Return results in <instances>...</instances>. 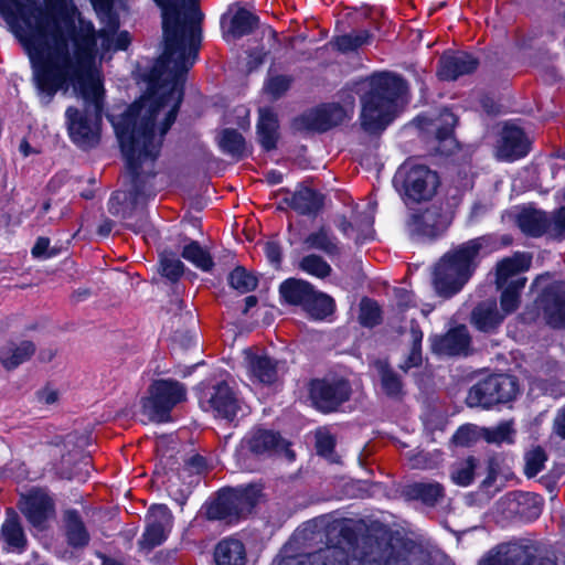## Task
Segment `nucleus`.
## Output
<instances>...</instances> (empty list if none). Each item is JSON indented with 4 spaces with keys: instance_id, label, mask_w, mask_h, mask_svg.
<instances>
[{
    "instance_id": "f257e3e1",
    "label": "nucleus",
    "mask_w": 565,
    "mask_h": 565,
    "mask_svg": "<svg viewBox=\"0 0 565 565\" xmlns=\"http://www.w3.org/2000/svg\"><path fill=\"white\" fill-rule=\"evenodd\" d=\"M26 52L41 102L47 106L60 89L72 85L85 102L83 110L70 106L65 111L71 140L82 149L100 140L104 87L95 68L97 36L92 23L78 26L64 15L41 6H21L8 20Z\"/></svg>"
},
{
    "instance_id": "f03ea898",
    "label": "nucleus",
    "mask_w": 565,
    "mask_h": 565,
    "mask_svg": "<svg viewBox=\"0 0 565 565\" xmlns=\"http://www.w3.org/2000/svg\"><path fill=\"white\" fill-rule=\"evenodd\" d=\"M183 99V89H149L118 117L108 116L121 151L125 156L131 188L129 191H116L108 202L111 215L124 220L139 212L136 223L127 227L136 233L150 228L148 216L142 206L154 194L149 180L154 177V162L160 154L163 137L174 124Z\"/></svg>"
},
{
    "instance_id": "7ed1b4c3",
    "label": "nucleus",
    "mask_w": 565,
    "mask_h": 565,
    "mask_svg": "<svg viewBox=\"0 0 565 565\" xmlns=\"http://www.w3.org/2000/svg\"><path fill=\"white\" fill-rule=\"evenodd\" d=\"M162 10L164 52L148 75V88L183 89L185 75L198 58L202 12L185 0H153Z\"/></svg>"
},
{
    "instance_id": "20e7f679",
    "label": "nucleus",
    "mask_w": 565,
    "mask_h": 565,
    "mask_svg": "<svg viewBox=\"0 0 565 565\" xmlns=\"http://www.w3.org/2000/svg\"><path fill=\"white\" fill-rule=\"evenodd\" d=\"M406 92L402 77L391 74H375L370 78V90L362 97L361 125L364 130H383L395 117L397 100Z\"/></svg>"
},
{
    "instance_id": "39448f33",
    "label": "nucleus",
    "mask_w": 565,
    "mask_h": 565,
    "mask_svg": "<svg viewBox=\"0 0 565 565\" xmlns=\"http://www.w3.org/2000/svg\"><path fill=\"white\" fill-rule=\"evenodd\" d=\"M482 238L465 242L448 250L435 265L433 285L438 296L450 298L458 294L478 266Z\"/></svg>"
},
{
    "instance_id": "423d86ee",
    "label": "nucleus",
    "mask_w": 565,
    "mask_h": 565,
    "mask_svg": "<svg viewBox=\"0 0 565 565\" xmlns=\"http://www.w3.org/2000/svg\"><path fill=\"white\" fill-rule=\"evenodd\" d=\"M148 395L141 399V412L153 423L171 419V411L186 399L185 386L177 380L160 379L148 387Z\"/></svg>"
},
{
    "instance_id": "0eeeda50",
    "label": "nucleus",
    "mask_w": 565,
    "mask_h": 565,
    "mask_svg": "<svg viewBox=\"0 0 565 565\" xmlns=\"http://www.w3.org/2000/svg\"><path fill=\"white\" fill-rule=\"evenodd\" d=\"M395 180L401 184L403 198L407 204L430 201L440 185V179L436 171L425 164L412 161L401 166Z\"/></svg>"
},
{
    "instance_id": "6e6552de",
    "label": "nucleus",
    "mask_w": 565,
    "mask_h": 565,
    "mask_svg": "<svg viewBox=\"0 0 565 565\" xmlns=\"http://www.w3.org/2000/svg\"><path fill=\"white\" fill-rule=\"evenodd\" d=\"M260 490L255 486L223 490L207 507L209 520L232 523L248 515L258 502Z\"/></svg>"
},
{
    "instance_id": "1a4fd4ad",
    "label": "nucleus",
    "mask_w": 565,
    "mask_h": 565,
    "mask_svg": "<svg viewBox=\"0 0 565 565\" xmlns=\"http://www.w3.org/2000/svg\"><path fill=\"white\" fill-rule=\"evenodd\" d=\"M297 565H427L423 562L408 561L395 554L393 550L380 557L365 556L363 558H350L348 553L339 546H328L317 552L305 555Z\"/></svg>"
},
{
    "instance_id": "9d476101",
    "label": "nucleus",
    "mask_w": 565,
    "mask_h": 565,
    "mask_svg": "<svg viewBox=\"0 0 565 565\" xmlns=\"http://www.w3.org/2000/svg\"><path fill=\"white\" fill-rule=\"evenodd\" d=\"M519 385L515 377L495 374L476 383L466 397L469 407L490 408L515 398Z\"/></svg>"
},
{
    "instance_id": "9b49d317",
    "label": "nucleus",
    "mask_w": 565,
    "mask_h": 565,
    "mask_svg": "<svg viewBox=\"0 0 565 565\" xmlns=\"http://www.w3.org/2000/svg\"><path fill=\"white\" fill-rule=\"evenodd\" d=\"M349 381L340 377L316 379L309 384L312 405L322 413H331L349 401L351 396Z\"/></svg>"
},
{
    "instance_id": "f8f14e48",
    "label": "nucleus",
    "mask_w": 565,
    "mask_h": 565,
    "mask_svg": "<svg viewBox=\"0 0 565 565\" xmlns=\"http://www.w3.org/2000/svg\"><path fill=\"white\" fill-rule=\"evenodd\" d=\"M243 364L253 381L265 385L275 383L282 369V363L255 347L243 350Z\"/></svg>"
},
{
    "instance_id": "ddd939ff",
    "label": "nucleus",
    "mask_w": 565,
    "mask_h": 565,
    "mask_svg": "<svg viewBox=\"0 0 565 565\" xmlns=\"http://www.w3.org/2000/svg\"><path fill=\"white\" fill-rule=\"evenodd\" d=\"M173 524V515L163 504L152 505L146 516V530L139 541L142 548L152 550L162 544Z\"/></svg>"
},
{
    "instance_id": "4468645a",
    "label": "nucleus",
    "mask_w": 565,
    "mask_h": 565,
    "mask_svg": "<svg viewBox=\"0 0 565 565\" xmlns=\"http://www.w3.org/2000/svg\"><path fill=\"white\" fill-rule=\"evenodd\" d=\"M348 111L338 104H327L305 113L295 120L298 130L327 131L342 124Z\"/></svg>"
},
{
    "instance_id": "2eb2a0df",
    "label": "nucleus",
    "mask_w": 565,
    "mask_h": 565,
    "mask_svg": "<svg viewBox=\"0 0 565 565\" xmlns=\"http://www.w3.org/2000/svg\"><path fill=\"white\" fill-rule=\"evenodd\" d=\"M546 323L553 328L565 327V282L550 285L539 300Z\"/></svg>"
},
{
    "instance_id": "dca6fc26",
    "label": "nucleus",
    "mask_w": 565,
    "mask_h": 565,
    "mask_svg": "<svg viewBox=\"0 0 565 565\" xmlns=\"http://www.w3.org/2000/svg\"><path fill=\"white\" fill-rule=\"evenodd\" d=\"M246 444L248 449L256 455L284 452L289 460L295 459V454L289 449V444L273 430L254 429L246 438Z\"/></svg>"
},
{
    "instance_id": "f3484780",
    "label": "nucleus",
    "mask_w": 565,
    "mask_h": 565,
    "mask_svg": "<svg viewBox=\"0 0 565 565\" xmlns=\"http://www.w3.org/2000/svg\"><path fill=\"white\" fill-rule=\"evenodd\" d=\"M509 516H520L531 521L541 514V502L537 495L529 492H510L499 503Z\"/></svg>"
},
{
    "instance_id": "a211bd4d",
    "label": "nucleus",
    "mask_w": 565,
    "mask_h": 565,
    "mask_svg": "<svg viewBox=\"0 0 565 565\" xmlns=\"http://www.w3.org/2000/svg\"><path fill=\"white\" fill-rule=\"evenodd\" d=\"M19 508L31 524L41 526L52 513L53 502L44 491L34 489L21 495Z\"/></svg>"
},
{
    "instance_id": "6ab92c4d",
    "label": "nucleus",
    "mask_w": 565,
    "mask_h": 565,
    "mask_svg": "<svg viewBox=\"0 0 565 565\" xmlns=\"http://www.w3.org/2000/svg\"><path fill=\"white\" fill-rule=\"evenodd\" d=\"M479 61L467 52L446 53L439 60L438 76L445 81H455L473 73Z\"/></svg>"
},
{
    "instance_id": "aec40b11",
    "label": "nucleus",
    "mask_w": 565,
    "mask_h": 565,
    "mask_svg": "<svg viewBox=\"0 0 565 565\" xmlns=\"http://www.w3.org/2000/svg\"><path fill=\"white\" fill-rule=\"evenodd\" d=\"M216 416L233 420L241 411V402L226 383L215 385L205 402Z\"/></svg>"
},
{
    "instance_id": "412c9836",
    "label": "nucleus",
    "mask_w": 565,
    "mask_h": 565,
    "mask_svg": "<svg viewBox=\"0 0 565 565\" xmlns=\"http://www.w3.org/2000/svg\"><path fill=\"white\" fill-rule=\"evenodd\" d=\"M470 347V335L466 326L450 329L446 334L435 337L431 342L433 351L445 355H467Z\"/></svg>"
},
{
    "instance_id": "4be33fe9",
    "label": "nucleus",
    "mask_w": 565,
    "mask_h": 565,
    "mask_svg": "<svg viewBox=\"0 0 565 565\" xmlns=\"http://www.w3.org/2000/svg\"><path fill=\"white\" fill-rule=\"evenodd\" d=\"M532 263V256L526 253H514L498 262L495 266V285L498 289L508 286L516 278H523L522 273L529 270Z\"/></svg>"
},
{
    "instance_id": "5701e85b",
    "label": "nucleus",
    "mask_w": 565,
    "mask_h": 565,
    "mask_svg": "<svg viewBox=\"0 0 565 565\" xmlns=\"http://www.w3.org/2000/svg\"><path fill=\"white\" fill-rule=\"evenodd\" d=\"M530 142L522 129L514 126H505L502 131L498 157L504 160H515L529 152Z\"/></svg>"
},
{
    "instance_id": "b1692460",
    "label": "nucleus",
    "mask_w": 565,
    "mask_h": 565,
    "mask_svg": "<svg viewBox=\"0 0 565 565\" xmlns=\"http://www.w3.org/2000/svg\"><path fill=\"white\" fill-rule=\"evenodd\" d=\"M36 347L32 341H8L0 349V363L7 371L15 370L21 364L29 361L34 355Z\"/></svg>"
},
{
    "instance_id": "393cba45",
    "label": "nucleus",
    "mask_w": 565,
    "mask_h": 565,
    "mask_svg": "<svg viewBox=\"0 0 565 565\" xmlns=\"http://www.w3.org/2000/svg\"><path fill=\"white\" fill-rule=\"evenodd\" d=\"M504 320L495 299H487L479 302L471 312L472 324L482 332L494 331Z\"/></svg>"
},
{
    "instance_id": "a878e982",
    "label": "nucleus",
    "mask_w": 565,
    "mask_h": 565,
    "mask_svg": "<svg viewBox=\"0 0 565 565\" xmlns=\"http://www.w3.org/2000/svg\"><path fill=\"white\" fill-rule=\"evenodd\" d=\"M439 215L431 210L412 213L406 222L412 235L434 238L441 232Z\"/></svg>"
},
{
    "instance_id": "bb28decb",
    "label": "nucleus",
    "mask_w": 565,
    "mask_h": 565,
    "mask_svg": "<svg viewBox=\"0 0 565 565\" xmlns=\"http://www.w3.org/2000/svg\"><path fill=\"white\" fill-rule=\"evenodd\" d=\"M214 559L216 565H244L246 561L245 546L239 540L223 539L215 546Z\"/></svg>"
},
{
    "instance_id": "cd10ccee",
    "label": "nucleus",
    "mask_w": 565,
    "mask_h": 565,
    "mask_svg": "<svg viewBox=\"0 0 565 565\" xmlns=\"http://www.w3.org/2000/svg\"><path fill=\"white\" fill-rule=\"evenodd\" d=\"M309 249H317L332 257L341 254V245L332 230L328 226H320L310 233L303 241Z\"/></svg>"
},
{
    "instance_id": "c85d7f7f",
    "label": "nucleus",
    "mask_w": 565,
    "mask_h": 565,
    "mask_svg": "<svg viewBox=\"0 0 565 565\" xmlns=\"http://www.w3.org/2000/svg\"><path fill=\"white\" fill-rule=\"evenodd\" d=\"M278 128L276 114L268 108L260 109L257 135L259 143L265 150L270 151L276 148L279 138Z\"/></svg>"
},
{
    "instance_id": "c756f323",
    "label": "nucleus",
    "mask_w": 565,
    "mask_h": 565,
    "mask_svg": "<svg viewBox=\"0 0 565 565\" xmlns=\"http://www.w3.org/2000/svg\"><path fill=\"white\" fill-rule=\"evenodd\" d=\"M286 202L299 214L316 215L323 205V196L309 188H301L286 199Z\"/></svg>"
},
{
    "instance_id": "7c9ffc66",
    "label": "nucleus",
    "mask_w": 565,
    "mask_h": 565,
    "mask_svg": "<svg viewBox=\"0 0 565 565\" xmlns=\"http://www.w3.org/2000/svg\"><path fill=\"white\" fill-rule=\"evenodd\" d=\"M520 230L532 237L547 235V213L535 209L522 210L516 218Z\"/></svg>"
},
{
    "instance_id": "2f4dec72",
    "label": "nucleus",
    "mask_w": 565,
    "mask_h": 565,
    "mask_svg": "<svg viewBox=\"0 0 565 565\" xmlns=\"http://www.w3.org/2000/svg\"><path fill=\"white\" fill-rule=\"evenodd\" d=\"M313 287L308 281L289 278L285 280L280 287L279 292L284 300L290 305L305 307L309 297L312 295Z\"/></svg>"
},
{
    "instance_id": "473e14b6",
    "label": "nucleus",
    "mask_w": 565,
    "mask_h": 565,
    "mask_svg": "<svg viewBox=\"0 0 565 565\" xmlns=\"http://www.w3.org/2000/svg\"><path fill=\"white\" fill-rule=\"evenodd\" d=\"M406 494L411 499L420 500L426 505H435L445 495L444 487L436 482H414L406 488Z\"/></svg>"
},
{
    "instance_id": "72a5a7b5",
    "label": "nucleus",
    "mask_w": 565,
    "mask_h": 565,
    "mask_svg": "<svg viewBox=\"0 0 565 565\" xmlns=\"http://www.w3.org/2000/svg\"><path fill=\"white\" fill-rule=\"evenodd\" d=\"M65 535L73 547H84L89 542V534L77 511L68 510L64 514Z\"/></svg>"
},
{
    "instance_id": "f704fd0d",
    "label": "nucleus",
    "mask_w": 565,
    "mask_h": 565,
    "mask_svg": "<svg viewBox=\"0 0 565 565\" xmlns=\"http://www.w3.org/2000/svg\"><path fill=\"white\" fill-rule=\"evenodd\" d=\"M1 535L6 543L13 548L23 550L26 539L19 521V515L12 509L7 511V519L1 527Z\"/></svg>"
},
{
    "instance_id": "c9c22d12",
    "label": "nucleus",
    "mask_w": 565,
    "mask_h": 565,
    "mask_svg": "<svg viewBox=\"0 0 565 565\" xmlns=\"http://www.w3.org/2000/svg\"><path fill=\"white\" fill-rule=\"evenodd\" d=\"M381 380V387L385 395L391 398L403 396V382L401 376L385 361L375 363Z\"/></svg>"
},
{
    "instance_id": "e433bc0d",
    "label": "nucleus",
    "mask_w": 565,
    "mask_h": 565,
    "mask_svg": "<svg viewBox=\"0 0 565 565\" xmlns=\"http://www.w3.org/2000/svg\"><path fill=\"white\" fill-rule=\"evenodd\" d=\"M259 24L257 15L250 11L239 8L231 19L227 30V35L234 39H239L244 35L250 34Z\"/></svg>"
},
{
    "instance_id": "4c0bfd02",
    "label": "nucleus",
    "mask_w": 565,
    "mask_h": 565,
    "mask_svg": "<svg viewBox=\"0 0 565 565\" xmlns=\"http://www.w3.org/2000/svg\"><path fill=\"white\" fill-rule=\"evenodd\" d=\"M482 565H532V557L522 547H513L504 555H498L486 559ZM539 565H555L551 559H543Z\"/></svg>"
},
{
    "instance_id": "58836bf2",
    "label": "nucleus",
    "mask_w": 565,
    "mask_h": 565,
    "mask_svg": "<svg viewBox=\"0 0 565 565\" xmlns=\"http://www.w3.org/2000/svg\"><path fill=\"white\" fill-rule=\"evenodd\" d=\"M303 309L315 319H323L331 315L334 310L333 299L313 289L312 295L309 297Z\"/></svg>"
},
{
    "instance_id": "ea45409f",
    "label": "nucleus",
    "mask_w": 565,
    "mask_h": 565,
    "mask_svg": "<svg viewBox=\"0 0 565 565\" xmlns=\"http://www.w3.org/2000/svg\"><path fill=\"white\" fill-rule=\"evenodd\" d=\"M218 145L223 152L237 159L244 157L246 151L245 139L235 129L222 130L218 138Z\"/></svg>"
},
{
    "instance_id": "a19ab883",
    "label": "nucleus",
    "mask_w": 565,
    "mask_h": 565,
    "mask_svg": "<svg viewBox=\"0 0 565 565\" xmlns=\"http://www.w3.org/2000/svg\"><path fill=\"white\" fill-rule=\"evenodd\" d=\"M526 278H516L503 287L501 294V308L504 317L514 312L520 303V292L524 288Z\"/></svg>"
},
{
    "instance_id": "79ce46f5",
    "label": "nucleus",
    "mask_w": 565,
    "mask_h": 565,
    "mask_svg": "<svg viewBox=\"0 0 565 565\" xmlns=\"http://www.w3.org/2000/svg\"><path fill=\"white\" fill-rule=\"evenodd\" d=\"M411 340L412 348L407 359L399 365V367L407 372L409 369L418 366L422 363V341L423 332L419 324L412 320L411 322Z\"/></svg>"
},
{
    "instance_id": "37998d69",
    "label": "nucleus",
    "mask_w": 565,
    "mask_h": 565,
    "mask_svg": "<svg viewBox=\"0 0 565 565\" xmlns=\"http://www.w3.org/2000/svg\"><path fill=\"white\" fill-rule=\"evenodd\" d=\"M182 257L204 271L211 270L214 265L210 253L195 241L184 246Z\"/></svg>"
},
{
    "instance_id": "c03bdc74",
    "label": "nucleus",
    "mask_w": 565,
    "mask_h": 565,
    "mask_svg": "<svg viewBox=\"0 0 565 565\" xmlns=\"http://www.w3.org/2000/svg\"><path fill=\"white\" fill-rule=\"evenodd\" d=\"M372 34L367 30L353 31L339 35L334 39V46L338 51L347 53L355 51L364 44L370 43Z\"/></svg>"
},
{
    "instance_id": "a18cd8bd",
    "label": "nucleus",
    "mask_w": 565,
    "mask_h": 565,
    "mask_svg": "<svg viewBox=\"0 0 565 565\" xmlns=\"http://www.w3.org/2000/svg\"><path fill=\"white\" fill-rule=\"evenodd\" d=\"M299 268L302 271L321 279L330 276L332 271L331 266L317 254L305 256L299 263Z\"/></svg>"
},
{
    "instance_id": "49530a36",
    "label": "nucleus",
    "mask_w": 565,
    "mask_h": 565,
    "mask_svg": "<svg viewBox=\"0 0 565 565\" xmlns=\"http://www.w3.org/2000/svg\"><path fill=\"white\" fill-rule=\"evenodd\" d=\"M228 282L232 288L241 294H246L257 287L256 276L248 273L244 267H236L228 276Z\"/></svg>"
},
{
    "instance_id": "de8ad7c7",
    "label": "nucleus",
    "mask_w": 565,
    "mask_h": 565,
    "mask_svg": "<svg viewBox=\"0 0 565 565\" xmlns=\"http://www.w3.org/2000/svg\"><path fill=\"white\" fill-rule=\"evenodd\" d=\"M524 472L529 478L535 477L543 470L544 463L547 460L545 450L537 446L525 454Z\"/></svg>"
},
{
    "instance_id": "09e8293b",
    "label": "nucleus",
    "mask_w": 565,
    "mask_h": 565,
    "mask_svg": "<svg viewBox=\"0 0 565 565\" xmlns=\"http://www.w3.org/2000/svg\"><path fill=\"white\" fill-rule=\"evenodd\" d=\"M547 236L554 239L565 238V206L547 213Z\"/></svg>"
},
{
    "instance_id": "8fccbe9b",
    "label": "nucleus",
    "mask_w": 565,
    "mask_h": 565,
    "mask_svg": "<svg viewBox=\"0 0 565 565\" xmlns=\"http://www.w3.org/2000/svg\"><path fill=\"white\" fill-rule=\"evenodd\" d=\"M475 468L476 459L473 457H469L455 468L451 472V479L459 486H468L473 480Z\"/></svg>"
},
{
    "instance_id": "3c124183",
    "label": "nucleus",
    "mask_w": 565,
    "mask_h": 565,
    "mask_svg": "<svg viewBox=\"0 0 565 565\" xmlns=\"http://www.w3.org/2000/svg\"><path fill=\"white\" fill-rule=\"evenodd\" d=\"M360 322L365 327H374L380 323L381 315L377 303L371 299H362L360 307Z\"/></svg>"
},
{
    "instance_id": "603ef678",
    "label": "nucleus",
    "mask_w": 565,
    "mask_h": 565,
    "mask_svg": "<svg viewBox=\"0 0 565 565\" xmlns=\"http://www.w3.org/2000/svg\"><path fill=\"white\" fill-rule=\"evenodd\" d=\"M440 120L443 125L437 128L436 131V138L440 142H449L452 143V134H454V127L457 124V117L448 109H444L440 113Z\"/></svg>"
},
{
    "instance_id": "864d4df0",
    "label": "nucleus",
    "mask_w": 565,
    "mask_h": 565,
    "mask_svg": "<svg viewBox=\"0 0 565 565\" xmlns=\"http://www.w3.org/2000/svg\"><path fill=\"white\" fill-rule=\"evenodd\" d=\"M513 433L512 426L510 423H501L495 428L486 429L484 438L488 443L501 444L503 441L511 443V435Z\"/></svg>"
},
{
    "instance_id": "5fc2aeb1",
    "label": "nucleus",
    "mask_w": 565,
    "mask_h": 565,
    "mask_svg": "<svg viewBox=\"0 0 565 565\" xmlns=\"http://www.w3.org/2000/svg\"><path fill=\"white\" fill-rule=\"evenodd\" d=\"M161 273L171 281H175L183 274V264L175 257L164 256L161 258Z\"/></svg>"
},
{
    "instance_id": "6e6d98bb",
    "label": "nucleus",
    "mask_w": 565,
    "mask_h": 565,
    "mask_svg": "<svg viewBox=\"0 0 565 565\" xmlns=\"http://www.w3.org/2000/svg\"><path fill=\"white\" fill-rule=\"evenodd\" d=\"M290 84V77L278 75L268 79L265 85V89L273 98L277 99L289 89Z\"/></svg>"
},
{
    "instance_id": "4d7b16f0",
    "label": "nucleus",
    "mask_w": 565,
    "mask_h": 565,
    "mask_svg": "<svg viewBox=\"0 0 565 565\" xmlns=\"http://www.w3.org/2000/svg\"><path fill=\"white\" fill-rule=\"evenodd\" d=\"M373 217L367 213H361L354 218V230L358 231L356 243H361L372 235Z\"/></svg>"
},
{
    "instance_id": "13d9d810",
    "label": "nucleus",
    "mask_w": 565,
    "mask_h": 565,
    "mask_svg": "<svg viewBox=\"0 0 565 565\" xmlns=\"http://www.w3.org/2000/svg\"><path fill=\"white\" fill-rule=\"evenodd\" d=\"M317 452L321 456L329 457L333 452L335 445L334 438L326 431H318L316 435Z\"/></svg>"
},
{
    "instance_id": "bf43d9fd",
    "label": "nucleus",
    "mask_w": 565,
    "mask_h": 565,
    "mask_svg": "<svg viewBox=\"0 0 565 565\" xmlns=\"http://www.w3.org/2000/svg\"><path fill=\"white\" fill-rule=\"evenodd\" d=\"M265 255L270 264L279 267L281 263V248L276 242H267L264 246Z\"/></svg>"
},
{
    "instance_id": "052dcab7",
    "label": "nucleus",
    "mask_w": 565,
    "mask_h": 565,
    "mask_svg": "<svg viewBox=\"0 0 565 565\" xmlns=\"http://www.w3.org/2000/svg\"><path fill=\"white\" fill-rule=\"evenodd\" d=\"M50 239L47 237H39L32 247V255L36 258L39 257H51L53 255L52 252L49 250Z\"/></svg>"
},
{
    "instance_id": "680f3d73",
    "label": "nucleus",
    "mask_w": 565,
    "mask_h": 565,
    "mask_svg": "<svg viewBox=\"0 0 565 565\" xmlns=\"http://www.w3.org/2000/svg\"><path fill=\"white\" fill-rule=\"evenodd\" d=\"M395 299L397 306L401 309H405L407 307L414 306V296L411 291L405 288H396L394 290Z\"/></svg>"
},
{
    "instance_id": "e2e57ef3",
    "label": "nucleus",
    "mask_w": 565,
    "mask_h": 565,
    "mask_svg": "<svg viewBox=\"0 0 565 565\" xmlns=\"http://www.w3.org/2000/svg\"><path fill=\"white\" fill-rule=\"evenodd\" d=\"M552 431L554 435L565 440V407L558 409L554 419Z\"/></svg>"
},
{
    "instance_id": "0e129e2a",
    "label": "nucleus",
    "mask_w": 565,
    "mask_h": 565,
    "mask_svg": "<svg viewBox=\"0 0 565 565\" xmlns=\"http://www.w3.org/2000/svg\"><path fill=\"white\" fill-rule=\"evenodd\" d=\"M335 226L342 232L343 235L350 236L354 230V222H350L345 216H338L334 221Z\"/></svg>"
},
{
    "instance_id": "69168bd1",
    "label": "nucleus",
    "mask_w": 565,
    "mask_h": 565,
    "mask_svg": "<svg viewBox=\"0 0 565 565\" xmlns=\"http://www.w3.org/2000/svg\"><path fill=\"white\" fill-rule=\"evenodd\" d=\"M454 440L457 445H460V446L469 445V443L471 440L470 430L465 427L459 428L454 436Z\"/></svg>"
},
{
    "instance_id": "338daca9",
    "label": "nucleus",
    "mask_w": 565,
    "mask_h": 565,
    "mask_svg": "<svg viewBox=\"0 0 565 565\" xmlns=\"http://www.w3.org/2000/svg\"><path fill=\"white\" fill-rule=\"evenodd\" d=\"M57 399V393L53 390H43L39 392V401L43 404L50 405Z\"/></svg>"
},
{
    "instance_id": "774afa93",
    "label": "nucleus",
    "mask_w": 565,
    "mask_h": 565,
    "mask_svg": "<svg viewBox=\"0 0 565 565\" xmlns=\"http://www.w3.org/2000/svg\"><path fill=\"white\" fill-rule=\"evenodd\" d=\"M188 466L191 468V470L199 473L205 467V459L199 455L192 456L188 461Z\"/></svg>"
}]
</instances>
